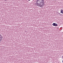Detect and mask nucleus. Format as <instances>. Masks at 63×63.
<instances>
[{"mask_svg": "<svg viewBox=\"0 0 63 63\" xmlns=\"http://www.w3.org/2000/svg\"><path fill=\"white\" fill-rule=\"evenodd\" d=\"M62 62L63 63V60H62Z\"/></svg>", "mask_w": 63, "mask_h": 63, "instance_id": "39448f33", "label": "nucleus"}, {"mask_svg": "<svg viewBox=\"0 0 63 63\" xmlns=\"http://www.w3.org/2000/svg\"><path fill=\"white\" fill-rule=\"evenodd\" d=\"M62 57H63V56H62Z\"/></svg>", "mask_w": 63, "mask_h": 63, "instance_id": "6e6552de", "label": "nucleus"}, {"mask_svg": "<svg viewBox=\"0 0 63 63\" xmlns=\"http://www.w3.org/2000/svg\"><path fill=\"white\" fill-rule=\"evenodd\" d=\"M44 5V0H38L37 1L36 5L40 8H42Z\"/></svg>", "mask_w": 63, "mask_h": 63, "instance_id": "f257e3e1", "label": "nucleus"}, {"mask_svg": "<svg viewBox=\"0 0 63 63\" xmlns=\"http://www.w3.org/2000/svg\"><path fill=\"white\" fill-rule=\"evenodd\" d=\"M2 38H3V36L1 35L0 34V42H1V41L2 40Z\"/></svg>", "mask_w": 63, "mask_h": 63, "instance_id": "7ed1b4c3", "label": "nucleus"}, {"mask_svg": "<svg viewBox=\"0 0 63 63\" xmlns=\"http://www.w3.org/2000/svg\"><path fill=\"white\" fill-rule=\"evenodd\" d=\"M52 25L54 26H58L57 24H56L55 23H53L52 24Z\"/></svg>", "mask_w": 63, "mask_h": 63, "instance_id": "f03ea898", "label": "nucleus"}, {"mask_svg": "<svg viewBox=\"0 0 63 63\" xmlns=\"http://www.w3.org/2000/svg\"><path fill=\"white\" fill-rule=\"evenodd\" d=\"M30 0H28V1H30Z\"/></svg>", "mask_w": 63, "mask_h": 63, "instance_id": "423d86ee", "label": "nucleus"}, {"mask_svg": "<svg viewBox=\"0 0 63 63\" xmlns=\"http://www.w3.org/2000/svg\"><path fill=\"white\" fill-rule=\"evenodd\" d=\"M61 13L63 14V10L61 9Z\"/></svg>", "mask_w": 63, "mask_h": 63, "instance_id": "20e7f679", "label": "nucleus"}, {"mask_svg": "<svg viewBox=\"0 0 63 63\" xmlns=\"http://www.w3.org/2000/svg\"><path fill=\"white\" fill-rule=\"evenodd\" d=\"M5 1H7V0H4Z\"/></svg>", "mask_w": 63, "mask_h": 63, "instance_id": "0eeeda50", "label": "nucleus"}]
</instances>
